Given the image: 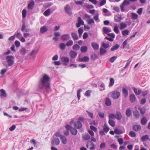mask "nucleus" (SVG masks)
I'll use <instances>...</instances> for the list:
<instances>
[{"instance_id": "nucleus-1", "label": "nucleus", "mask_w": 150, "mask_h": 150, "mask_svg": "<svg viewBox=\"0 0 150 150\" xmlns=\"http://www.w3.org/2000/svg\"><path fill=\"white\" fill-rule=\"evenodd\" d=\"M50 78L46 74H45L41 78L39 81V87L44 93H48L50 90Z\"/></svg>"}, {"instance_id": "nucleus-2", "label": "nucleus", "mask_w": 150, "mask_h": 150, "mask_svg": "<svg viewBox=\"0 0 150 150\" xmlns=\"http://www.w3.org/2000/svg\"><path fill=\"white\" fill-rule=\"evenodd\" d=\"M14 57L11 55L7 56L6 57V59L8 67L12 66L14 63Z\"/></svg>"}, {"instance_id": "nucleus-3", "label": "nucleus", "mask_w": 150, "mask_h": 150, "mask_svg": "<svg viewBox=\"0 0 150 150\" xmlns=\"http://www.w3.org/2000/svg\"><path fill=\"white\" fill-rule=\"evenodd\" d=\"M111 97L114 99L118 98L120 96V93L117 91H112L111 92Z\"/></svg>"}, {"instance_id": "nucleus-4", "label": "nucleus", "mask_w": 150, "mask_h": 150, "mask_svg": "<svg viewBox=\"0 0 150 150\" xmlns=\"http://www.w3.org/2000/svg\"><path fill=\"white\" fill-rule=\"evenodd\" d=\"M130 3L129 0H124L122 4L120 6V10L121 11L124 12V8L125 5H128L130 4Z\"/></svg>"}, {"instance_id": "nucleus-5", "label": "nucleus", "mask_w": 150, "mask_h": 150, "mask_svg": "<svg viewBox=\"0 0 150 150\" xmlns=\"http://www.w3.org/2000/svg\"><path fill=\"white\" fill-rule=\"evenodd\" d=\"M60 143V140L59 139L57 138H54L51 141V144L53 146H57Z\"/></svg>"}, {"instance_id": "nucleus-6", "label": "nucleus", "mask_w": 150, "mask_h": 150, "mask_svg": "<svg viewBox=\"0 0 150 150\" xmlns=\"http://www.w3.org/2000/svg\"><path fill=\"white\" fill-rule=\"evenodd\" d=\"M89 60V58L87 56H84L83 57L80 58L79 57L78 59H77V61H78L79 62H88Z\"/></svg>"}, {"instance_id": "nucleus-7", "label": "nucleus", "mask_w": 150, "mask_h": 150, "mask_svg": "<svg viewBox=\"0 0 150 150\" xmlns=\"http://www.w3.org/2000/svg\"><path fill=\"white\" fill-rule=\"evenodd\" d=\"M78 22L76 24V26L78 28L81 25H84V21L81 19V18L79 17L78 18Z\"/></svg>"}, {"instance_id": "nucleus-8", "label": "nucleus", "mask_w": 150, "mask_h": 150, "mask_svg": "<svg viewBox=\"0 0 150 150\" xmlns=\"http://www.w3.org/2000/svg\"><path fill=\"white\" fill-rule=\"evenodd\" d=\"M86 147L90 149H93L95 148V146L93 143L92 141H89L86 144Z\"/></svg>"}, {"instance_id": "nucleus-9", "label": "nucleus", "mask_w": 150, "mask_h": 150, "mask_svg": "<svg viewBox=\"0 0 150 150\" xmlns=\"http://www.w3.org/2000/svg\"><path fill=\"white\" fill-rule=\"evenodd\" d=\"M61 60L62 62H64V64L65 65H67L69 61V58L66 57H62Z\"/></svg>"}, {"instance_id": "nucleus-10", "label": "nucleus", "mask_w": 150, "mask_h": 150, "mask_svg": "<svg viewBox=\"0 0 150 150\" xmlns=\"http://www.w3.org/2000/svg\"><path fill=\"white\" fill-rule=\"evenodd\" d=\"M82 126V124L81 122L79 121H78L76 122L74 125V127L77 129H81Z\"/></svg>"}, {"instance_id": "nucleus-11", "label": "nucleus", "mask_w": 150, "mask_h": 150, "mask_svg": "<svg viewBox=\"0 0 150 150\" xmlns=\"http://www.w3.org/2000/svg\"><path fill=\"white\" fill-rule=\"evenodd\" d=\"M0 96L4 98H6L7 96L5 91L3 89H1L0 90Z\"/></svg>"}, {"instance_id": "nucleus-12", "label": "nucleus", "mask_w": 150, "mask_h": 150, "mask_svg": "<svg viewBox=\"0 0 150 150\" xmlns=\"http://www.w3.org/2000/svg\"><path fill=\"white\" fill-rule=\"evenodd\" d=\"M129 99L131 103H133L135 101L136 98L134 94H132L129 95Z\"/></svg>"}, {"instance_id": "nucleus-13", "label": "nucleus", "mask_w": 150, "mask_h": 150, "mask_svg": "<svg viewBox=\"0 0 150 150\" xmlns=\"http://www.w3.org/2000/svg\"><path fill=\"white\" fill-rule=\"evenodd\" d=\"M70 38V36L68 34H64L61 36V39L63 41L67 40Z\"/></svg>"}, {"instance_id": "nucleus-14", "label": "nucleus", "mask_w": 150, "mask_h": 150, "mask_svg": "<svg viewBox=\"0 0 150 150\" xmlns=\"http://www.w3.org/2000/svg\"><path fill=\"white\" fill-rule=\"evenodd\" d=\"M28 50H27L25 47H22L20 49V52L23 55H25L28 52Z\"/></svg>"}, {"instance_id": "nucleus-15", "label": "nucleus", "mask_w": 150, "mask_h": 150, "mask_svg": "<svg viewBox=\"0 0 150 150\" xmlns=\"http://www.w3.org/2000/svg\"><path fill=\"white\" fill-rule=\"evenodd\" d=\"M65 10L66 13L71 15V10L69 5H67L64 8Z\"/></svg>"}, {"instance_id": "nucleus-16", "label": "nucleus", "mask_w": 150, "mask_h": 150, "mask_svg": "<svg viewBox=\"0 0 150 150\" xmlns=\"http://www.w3.org/2000/svg\"><path fill=\"white\" fill-rule=\"evenodd\" d=\"M94 50H98L99 47V45L95 42H92L91 44Z\"/></svg>"}, {"instance_id": "nucleus-17", "label": "nucleus", "mask_w": 150, "mask_h": 150, "mask_svg": "<svg viewBox=\"0 0 150 150\" xmlns=\"http://www.w3.org/2000/svg\"><path fill=\"white\" fill-rule=\"evenodd\" d=\"M134 117L136 119L139 118L140 116V114L139 111L137 110H136L133 112Z\"/></svg>"}, {"instance_id": "nucleus-18", "label": "nucleus", "mask_w": 150, "mask_h": 150, "mask_svg": "<svg viewBox=\"0 0 150 150\" xmlns=\"http://www.w3.org/2000/svg\"><path fill=\"white\" fill-rule=\"evenodd\" d=\"M133 129L136 132L139 131L141 129V126L139 125H134L132 127Z\"/></svg>"}, {"instance_id": "nucleus-19", "label": "nucleus", "mask_w": 150, "mask_h": 150, "mask_svg": "<svg viewBox=\"0 0 150 150\" xmlns=\"http://www.w3.org/2000/svg\"><path fill=\"white\" fill-rule=\"evenodd\" d=\"M69 54L71 57L74 58L77 56V53L74 51L71 50L70 51Z\"/></svg>"}, {"instance_id": "nucleus-20", "label": "nucleus", "mask_w": 150, "mask_h": 150, "mask_svg": "<svg viewBox=\"0 0 150 150\" xmlns=\"http://www.w3.org/2000/svg\"><path fill=\"white\" fill-rule=\"evenodd\" d=\"M61 142L64 144H65L67 142V140L66 137L63 135H62L60 137Z\"/></svg>"}, {"instance_id": "nucleus-21", "label": "nucleus", "mask_w": 150, "mask_h": 150, "mask_svg": "<svg viewBox=\"0 0 150 150\" xmlns=\"http://www.w3.org/2000/svg\"><path fill=\"white\" fill-rule=\"evenodd\" d=\"M116 119L118 120H120L122 118V116L121 113L120 111H117L115 115Z\"/></svg>"}, {"instance_id": "nucleus-22", "label": "nucleus", "mask_w": 150, "mask_h": 150, "mask_svg": "<svg viewBox=\"0 0 150 150\" xmlns=\"http://www.w3.org/2000/svg\"><path fill=\"white\" fill-rule=\"evenodd\" d=\"M34 4V1L33 0H31L28 5V8L30 9H32L33 8Z\"/></svg>"}, {"instance_id": "nucleus-23", "label": "nucleus", "mask_w": 150, "mask_h": 150, "mask_svg": "<svg viewBox=\"0 0 150 150\" xmlns=\"http://www.w3.org/2000/svg\"><path fill=\"white\" fill-rule=\"evenodd\" d=\"M105 103L107 106H110L111 105V102L108 98L107 97L105 98Z\"/></svg>"}, {"instance_id": "nucleus-24", "label": "nucleus", "mask_w": 150, "mask_h": 150, "mask_svg": "<svg viewBox=\"0 0 150 150\" xmlns=\"http://www.w3.org/2000/svg\"><path fill=\"white\" fill-rule=\"evenodd\" d=\"M122 93L125 98L127 97L128 95V92L127 90L124 88H123L122 89Z\"/></svg>"}, {"instance_id": "nucleus-25", "label": "nucleus", "mask_w": 150, "mask_h": 150, "mask_svg": "<svg viewBox=\"0 0 150 150\" xmlns=\"http://www.w3.org/2000/svg\"><path fill=\"white\" fill-rule=\"evenodd\" d=\"M125 114L127 117H130L132 115V110L131 109L129 108L127 109L126 111Z\"/></svg>"}, {"instance_id": "nucleus-26", "label": "nucleus", "mask_w": 150, "mask_h": 150, "mask_svg": "<svg viewBox=\"0 0 150 150\" xmlns=\"http://www.w3.org/2000/svg\"><path fill=\"white\" fill-rule=\"evenodd\" d=\"M147 121H148L146 117H144L141 120V123L142 125H144L147 123Z\"/></svg>"}, {"instance_id": "nucleus-27", "label": "nucleus", "mask_w": 150, "mask_h": 150, "mask_svg": "<svg viewBox=\"0 0 150 150\" xmlns=\"http://www.w3.org/2000/svg\"><path fill=\"white\" fill-rule=\"evenodd\" d=\"M71 35L73 40H77L78 39V37L77 34L74 33H72Z\"/></svg>"}, {"instance_id": "nucleus-28", "label": "nucleus", "mask_w": 150, "mask_h": 150, "mask_svg": "<svg viewBox=\"0 0 150 150\" xmlns=\"http://www.w3.org/2000/svg\"><path fill=\"white\" fill-rule=\"evenodd\" d=\"M127 24L123 22L121 23L120 24V29L122 30L127 27Z\"/></svg>"}, {"instance_id": "nucleus-29", "label": "nucleus", "mask_w": 150, "mask_h": 150, "mask_svg": "<svg viewBox=\"0 0 150 150\" xmlns=\"http://www.w3.org/2000/svg\"><path fill=\"white\" fill-rule=\"evenodd\" d=\"M48 30V29L45 26H43L41 27L40 28V32L41 33H44Z\"/></svg>"}, {"instance_id": "nucleus-30", "label": "nucleus", "mask_w": 150, "mask_h": 150, "mask_svg": "<svg viewBox=\"0 0 150 150\" xmlns=\"http://www.w3.org/2000/svg\"><path fill=\"white\" fill-rule=\"evenodd\" d=\"M88 50V47L86 46H82L81 48V51L82 53L86 52Z\"/></svg>"}, {"instance_id": "nucleus-31", "label": "nucleus", "mask_w": 150, "mask_h": 150, "mask_svg": "<svg viewBox=\"0 0 150 150\" xmlns=\"http://www.w3.org/2000/svg\"><path fill=\"white\" fill-rule=\"evenodd\" d=\"M114 131L115 133L116 134H121L123 132L122 130L121 129L117 128L115 129Z\"/></svg>"}, {"instance_id": "nucleus-32", "label": "nucleus", "mask_w": 150, "mask_h": 150, "mask_svg": "<svg viewBox=\"0 0 150 150\" xmlns=\"http://www.w3.org/2000/svg\"><path fill=\"white\" fill-rule=\"evenodd\" d=\"M70 131L71 134L74 135H76L77 133V131L76 129L71 128Z\"/></svg>"}, {"instance_id": "nucleus-33", "label": "nucleus", "mask_w": 150, "mask_h": 150, "mask_svg": "<svg viewBox=\"0 0 150 150\" xmlns=\"http://www.w3.org/2000/svg\"><path fill=\"white\" fill-rule=\"evenodd\" d=\"M100 55H103L106 54L107 52L106 50L104 49L103 48L100 47Z\"/></svg>"}, {"instance_id": "nucleus-34", "label": "nucleus", "mask_w": 150, "mask_h": 150, "mask_svg": "<svg viewBox=\"0 0 150 150\" xmlns=\"http://www.w3.org/2000/svg\"><path fill=\"white\" fill-rule=\"evenodd\" d=\"M103 130L106 133H107L109 130V128L106 124H105L103 127Z\"/></svg>"}, {"instance_id": "nucleus-35", "label": "nucleus", "mask_w": 150, "mask_h": 150, "mask_svg": "<svg viewBox=\"0 0 150 150\" xmlns=\"http://www.w3.org/2000/svg\"><path fill=\"white\" fill-rule=\"evenodd\" d=\"M129 30L128 29H126L122 31V34L123 36H126L129 35Z\"/></svg>"}, {"instance_id": "nucleus-36", "label": "nucleus", "mask_w": 150, "mask_h": 150, "mask_svg": "<svg viewBox=\"0 0 150 150\" xmlns=\"http://www.w3.org/2000/svg\"><path fill=\"white\" fill-rule=\"evenodd\" d=\"M131 15L132 19L133 20H136L138 18V15L135 13H132Z\"/></svg>"}, {"instance_id": "nucleus-37", "label": "nucleus", "mask_w": 150, "mask_h": 150, "mask_svg": "<svg viewBox=\"0 0 150 150\" xmlns=\"http://www.w3.org/2000/svg\"><path fill=\"white\" fill-rule=\"evenodd\" d=\"M103 31L105 34L110 32L111 31V30L107 28L106 27H104L103 28Z\"/></svg>"}, {"instance_id": "nucleus-38", "label": "nucleus", "mask_w": 150, "mask_h": 150, "mask_svg": "<svg viewBox=\"0 0 150 150\" xmlns=\"http://www.w3.org/2000/svg\"><path fill=\"white\" fill-rule=\"evenodd\" d=\"M149 139V137L148 135H146L142 137L141 140L142 141L144 142Z\"/></svg>"}, {"instance_id": "nucleus-39", "label": "nucleus", "mask_w": 150, "mask_h": 150, "mask_svg": "<svg viewBox=\"0 0 150 150\" xmlns=\"http://www.w3.org/2000/svg\"><path fill=\"white\" fill-rule=\"evenodd\" d=\"M80 46L77 44H76L72 46V49L75 50H77L79 49Z\"/></svg>"}, {"instance_id": "nucleus-40", "label": "nucleus", "mask_w": 150, "mask_h": 150, "mask_svg": "<svg viewBox=\"0 0 150 150\" xmlns=\"http://www.w3.org/2000/svg\"><path fill=\"white\" fill-rule=\"evenodd\" d=\"M59 46L61 50H63L65 48L66 45L64 43H61L59 44Z\"/></svg>"}, {"instance_id": "nucleus-41", "label": "nucleus", "mask_w": 150, "mask_h": 150, "mask_svg": "<svg viewBox=\"0 0 150 150\" xmlns=\"http://www.w3.org/2000/svg\"><path fill=\"white\" fill-rule=\"evenodd\" d=\"M73 44V42L71 40H70L67 42L66 43V46L69 47L72 46Z\"/></svg>"}, {"instance_id": "nucleus-42", "label": "nucleus", "mask_w": 150, "mask_h": 150, "mask_svg": "<svg viewBox=\"0 0 150 150\" xmlns=\"http://www.w3.org/2000/svg\"><path fill=\"white\" fill-rule=\"evenodd\" d=\"M119 46L118 44H116L112 46L110 49L111 51H113L117 49L119 47Z\"/></svg>"}, {"instance_id": "nucleus-43", "label": "nucleus", "mask_w": 150, "mask_h": 150, "mask_svg": "<svg viewBox=\"0 0 150 150\" xmlns=\"http://www.w3.org/2000/svg\"><path fill=\"white\" fill-rule=\"evenodd\" d=\"M83 137L85 140H88L90 139V137L88 134H86L83 136Z\"/></svg>"}, {"instance_id": "nucleus-44", "label": "nucleus", "mask_w": 150, "mask_h": 150, "mask_svg": "<svg viewBox=\"0 0 150 150\" xmlns=\"http://www.w3.org/2000/svg\"><path fill=\"white\" fill-rule=\"evenodd\" d=\"M108 123L112 127H113L115 125V122L112 120L109 119L108 121Z\"/></svg>"}, {"instance_id": "nucleus-45", "label": "nucleus", "mask_w": 150, "mask_h": 150, "mask_svg": "<svg viewBox=\"0 0 150 150\" xmlns=\"http://www.w3.org/2000/svg\"><path fill=\"white\" fill-rule=\"evenodd\" d=\"M132 60V57L129 58L127 61V62L126 63L125 66L124 67V68L125 69L127 68L129 65L131 61Z\"/></svg>"}, {"instance_id": "nucleus-46", "label": "nucleus", "mask_w": 150, "mask_h": 150, "mask_svg": "<svg viewBox=\"0 0 150 150\" xmlns=\"http://www.w3.org/2000/svg\"><path fill=\"white\" fill-rule=\"evenodd\" d=\"M50 10L49 9H48L46 10L44 12V15L45 16H48L50 15Z\"/></svg>"}, {"instance_id": "nucleus-47", "label": "nucleus", "mask_w": 150, "mask_h": 150, "mask_svg": "<svg viewBox=\"0 0 150 150\" xmlns=\"http://www.w3.org/2000/svg\"><path fill=\"white\" fill-rule=\"evenodd\" d=\"M114 83V79L112 78H110V83L109 84V87L112 86Z\"/></svg>"}, {"instance_id": "nucleus-48", "label": "nucleus", "mask_w": 150, "mask_h": 150, "mask_svg": "<svg viewBox=\"0 0 150 150\" xmlns=\"http://www.w3.org/2000/svg\"><path fill=\"white\" fill-rule=\"evenodd\" d=\"M26 28L25 24V22H23V24L22 25V26L21 29V30L22 32H24L25 29Z\"/></svg>"}, {"instance_id": "nucleus-49", "label": "nucleus", "mask_w": 150, "mask_h": 150, "mask_svg": "<svg viewBox=\"0 0 150 150\" xmlns=\"http://www.w3.org/2000/svg\"><path fill=\"white\" fill-rule=\"evenodd\" d=\"M83 32V29L82 28H80L78 30V32L79 37H81V35Z\"/></svg>"}, {"instance_id": "nucleus-50", "label": "nucleus", "mask_w": 150, "mask_h": 150, "mask_svg": "<svg viewBox=\"0 0 150 150\" xmlns=\"http://www.w3.org/2000/svg\"><path fill=\"white\" fill-rule=\"evenodd\" d=\"M82 91V90L81 89H79L77 92V96L78 99L79 100L80 97V92Z\"/></svg>"}, {"instance_id": "nucleus-51", "label": "nucleus", "mask_w": 150, "mask_h": 150, "mask_svg": "<svg viewBox=\"0 0 150 150\" xmlns=\"http://www.w3.org/2000/svg\"><path fill=\"white\" fill-rule=\"evenodd\" d=\"M129 135L132 137H135L136 136L135 133L132 131H131L129 132Z\"/></svg>"}, {"instance_id": "nucleus-52", "label": "nucleus", "mask_w": 150, "mask_h": 150, "mask_svg": "<svg viewBox=\"0 0 150 150\" xmlns=\"http://www.w3.org/2000/svg\"><path fill=\"white\" fill-rule=\"evenodd\" d=\"M117 58V57L113 56L109 59V60L111 63L113 62Z\"/></svg>"}, {"instance_id": "nucleus-53", "label": "nucleus", "mask_w": 150, "mask_h": 150, "mask_svg": "<svg viewBox=\"0 0 150 150\" xmlns=\"http://www.w3.org/2000/svg\"><path fill=\"white\" fill-rule=\"evenodd\" d=\"M121 17L115 16L114 17L115 21L116 22H119L121 20Z\"/></svg>"}, {"instance_id": "nucleus-54", "label": "nucleus", "mask_w": 150, "mask_h": 150, "mask_svg": "<svg viewBox=\"0 0 150 150\" xmlns=\"http://www.w3.org/2000/svg\"><path fill=\"white\" fill-rule=\"evenodd\" d=\"M102 46L105 49H107L109 46V45L108 43H105L103 42L102 43Z\"/></svg>"}, {"instance_id": "nucleus-55", "label": "nucleus", "mask_w": 150, "mask_h": 150, "mask_svg": "<svg viewBox=\"0 0 150 150\" xmlns=\"http://www.w3.org/2000/svg\"><path fill=\"white\" fill-rule=\"evenodd\" d=\"M113 31L116 34H118L119 33V30L117 26H115L114 28Z\"/></svg>"}, {"instance_id": "nucleus-56", "label": "nucleus", "mask_w": 150, "mask_h": 150, "mask_svg": "<svg viewBox=\"0 0 150 150\" xmlns=\"http://www.w3.org/2000/svg\"><path fill=\"white\" fill-rule=\"evenodd\" d=\"M27 11L26 10L24 9L22 11V17L24 18L25 17Z\"/></svg>"}, {"instance_id": "nucleus-57", "label": "nucleus", "mask_w": 150, "mask_h": 150, "mask_svg": "<svg viewBox=\"0 0 150 150\" xmlns=\"http://www.w3.org/2000/svg\"><path fill=\"white\" fill-rule=\"evenodd\" d=\"M91 92V91L90 90H88L85 93V96H90V93Z\"/></svg>"}, {"instance_id": "nucleus-58", "label": "nucleus", "mask_w": 150, "mask_h": 150, "mask_svg": "<svg viewBox=\"0 0 150 150\" xmlns=\"http://www.w3.org/2000/svg\"><path fill=\"white\" fill-rule=\"evenodd\" d=\"M115 115L113 114H111L109 116V118L110 119H115L116 118Z\"/></svg>"}, {"instance_id": "nucleus-59", "label": "nucleus", "mask_w": 150, "mask_h": 150, "mask_svg": "<svg viewBox=\"0 0 150 150\" xmlns=\"http://www.w3.org/2000/svg\"><path fill=\"white\" fill-rule=\"evenodd\" d=\"M105 142H102L101 143L100 147V149H103L105 148Z\"/></svg>"}, {"instance_id": "nucleus-60", "label": "nucleus", "mask_w": 150, "mask_h": 150, "mask_svg": "<svg viewBox=\"0 0 150 150\" xmlns=\"http://www.w3.org/2000/svg\"><path fill=\"white\" fill-rule=\"evenodd\" d=\"M15 44L17 47H18L21 45L20 42L18 40L15 41Z\"/></svg>"}, {"instance_id": "nucleus-61", "label": "nucleus", "mask_w": 150, "mask_h": 150, "mask_svg": "<svg viewBox=\"0 0 150 150\" xmlns=\"http://www.w3.org/2000/svg\"><path fill=\"white\" fill-rule=\"evenodd\" d=\"M86 112H87L89 117L93 119V114L91 112L88 111L87 110Z\"/></svg>"}, {"instance_id": "nucleus-62", "label": "nucleus", "mask_w": 150, "mask_h": 150, "mask_svg": "<svg viewBox=\"0 0 150 150\" xmlns=\"http://www.w3.org/2000/svg\"><path fill=\"white\" fill-rule=\"evenodd\" d=\"M99 116L101 118H103L104 117V113L99 112H98Z\"/></svg>"}, {"instance_id": "nucleus-63", "label": "nucleus", "mask_w": 150, "mask_h": 150, "mask_svg": "<svg viewBox=\"0 0 150 150\" xmlns=\"http://www.w3.org/2000/svg\"><path fill=\"white\" fill-rule=\"evenodd\" d=\"M88 23L89 25H90L91 23L93 24L94 23V21L92 18H91L88 21Z\"/></svg>"}, {"instance_id": "nucleus-64", "label": "nucleus", "mask_w": 150, "mask_h": 150, "mask_svg": "<svg viewBox=\"0 0 150 150\" xmlns=\"http://www.w3.org/2000/svg\"><path fill=\"white\" fill-rule=\"evenodd\" d=\"M149 91L148 90H146L142 93V95L144 97L146 96L148 93Z\"/></svg>"}]
</instances>
